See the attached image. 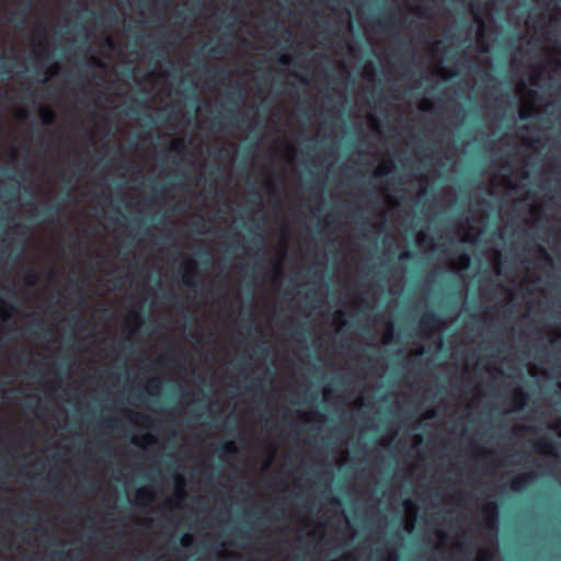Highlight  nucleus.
<instances>
[{
	"label": "nucleus",
	"instance_id": "f257e3e1",
	"mask_svg": "<svg viewBox=\"0 0 561 561\" xmlns=\"http://www.w3.org/2000/svg\"><path fill=\"white\" fill-rule=\"evenodd\" d=\"M484 21L482 25V51L485 54L483 59V126H491L489 116L491 115V0H483Z\"/></svg>",
	"mask_w": 561,
	"mask_h": 561
},
{
	"label": "nucleus",
	"instance_id": "f03ea898",
	"mask_svg": "<svg viewBox=\"0 0 561 561\" xmlns=\"http://www.w3.org/2000/svg\"><path fill=\"white\" fill-rule=\"evenodd\" d=\"M483 205V236H484V256L486 260L491 259V247L486 238L491 229V183L486 184L484 196L482 199Z\"/></svg>",
	"mask_w": 561,
	"mask_h": 561
},
{
	"label": "nucleus",
	"instance_id": "7ed1b4c3",
	"mask_svg": "<svg viewBox=\"0 0 561 561\" xmlns=\"http://www.w3.org/2000/svg\"><path fill=\"white\" fill-rule=\"evenodd\" d=\"M442 325L443 318L438 313L430 310L422 314L419 331L423 337L428 339L431 334L438 331Z\"/></svg>",
	"mask_w": 561,
	"mask_h": 561
},
{
	"label": "nucleus",
	"instance_id": "20e7f679",
	"mask_svg": "<svg viewBox=\"0 0 561 561\" xmlns=\"http://www.w3.org/2000/svg\"><path fill=\"white\" fill-rule=\"evenodd\" d=\"M530 400L529 393L523 388V387H516L512 396L510 398V405L512 411L514 412H520L523 411L528 401Z\"/></svg>",
	"mask_w": 561,
	"mask_h": 561
},
{
	"label": "nucleus",
	"instance_id": "39448f33",
	"mask_svg": "<svg viewBox=\"0 0 561 561\" xmlns=\"http://www.w3.org/2000/svg\"><path fill=\"white\" fill-rule=\"evenodd\" d=\"M534 479V472H526L523 474L515 476L512 479H510L508 488L515 493H520L528 486V483Z\"/></svg>",
	"mask_w": 561,
	"mask_h": 561
},
{
	"label": "nucleus",
	"instance_id": "423d86ee",
	"mask_svg": "<svg viewBox=\"0 0 561 561\" xmlns=\"http://www.w3.org/2000/svg\"><path fill=\"white\" fill-rule=\"evenodd\" d=\"M62 208L60 203L50 204L41 210V217L45 221L54 222L59 218Z\"/></svg>",
	"mask_w": 561,
	"mask_h": 561
},
{
	"label": "nucleus",
	"instance_id": "0eeeda50",
	"mask_svg": "<svg viewBox=\"0 0 561 561\" xmlns=\"http://www.w3.org/2000/svg\"><path fill=\"white\" fill-rule=\"evenodd\" d=\"M396 24V12L391 9L381 16L375 19L374 27L376 30H386Z\"/></svg>",
	"mask_w": 561,
	"mask_h": 561
},
{
	"label": "nucleus",
	"instance_id": "6e6552de",
	"mask_svg": "<svg viewBox=\"0 0 561 561\" xmlns=\"http://www.w3.org/2000/svg\"><path fill=\"white\" fill-rule=\"evenodd\" d=\"M182 273V282L185 286L193 287L196 283L193 280L196 275V265L195 263H188L181 266Z\"/></svg>",
	"mask_w": 561,
	"mask_h": 561
},
{
	"label": "nucleus",
	"instance_id": "1a4fd4ad",
	"mask_svg": "<svg viewBox=\"0 0 561 561\" xmlns=\"http://www.w3.org/2000/svg\"><path fill=\"white\" fill-rule=\"evenodd\" d=\"M231 44L229 42H219L217 45L209 47L206 51L207 57H215L217 55L226 54L230 50Z\"/></svg>",
	"mask_w": 561,
	"mask_h": 561
},
{
	"label": "nucleus",
	"instance_id": "9d476101",
	"mask_svg": "<svg viewBox=\"0 0 561 561\" xmlns=\"http://www.w3.org/2000/svg\"><path fill=\"white\" fill-rule=\"evenodd\" d=\"M128 414L133 422H135L141 426H145V427H153L151 419L148 415L141 414V413H138L135 411H130V412H128Z\"/></svg>",
	"mask_w": 561,
	"mask_h": 561
},
{
	"label": "nucleus",
	"instance_id": "9b49d317",
	"mask_svg": "<svg viewBox=\"0 0 561 561\" xmlns=\"http://www.w3.org/2000/svg\"><path fill=\"white\" fill-rule=\"evenodd\" d=\"M39 117L44 125H53L56 121L55 112L49 107H42L39 111Z\"/></svg>",
	"mask_w": 561,
	"mask_h": 561
},
{
	"label": "nucleus",
	"instance_id": "f8f14e48",
	"mask_svg": "<svg viewBox=\"0 0 561 561\" xmlns=\"http://www.w3.org/2000/svg\"><path fill=\"white\" fill-rule=\"evenodd\" d=\"M136 501L141 505H147L153 501V493L147 489H139L136 492Z\"/></svg>",
	"mask_w": 561,
	"mask_h": 561
},
{
	"label": "nucleus",
	"instance_id": "ddd939ff",
	"mask_svg": "<svg viewBox=\"0 0 561 561\" xmlns=\"http://www.w3.org/2000/svg\"><path fill=\"white\" fill-rule=\"evenodd\" d=\"M495 494L493 493V496ZM492 512H493V553H494L496 550V547H497V516H499V506L494 500H493ZM493 561H495L494 558H493Z\"/></svg>",
	"mask_w": 561,
	"mask_h": 561
},
{
	"label": "nucleus",
	"instance_id": "4468645a",
	"mask_svg": "<svg viewBox=\"0 0 561 561\" xmlns=\"http://www.w3.org/2000/svg\"><path fill=\"white\" fill-rule=\"evenodd\" d=\"M185 480L181 476L175 477V486H174V494L179 499H183L185 496Z\"/></svg>",
	"mask_w": 561,
	"mask_h": 561
},
{
	"label": "nucleus",
	"instance_id": "2eb2a0df",
	"mask_svg": "<svg viewBox=\"0 0 561 561\" xmlns=\"http://www.w3.org/2000/svg\"><path fill=\"white\" fill-rule=\"evenodd\" d=\"M161 380L158 378H152L150 380L149 387L146 389L147 393L150 397H157L161 390Z\"/></svg>",
	"mask_w": 561,
	"mask_h": 561
},
{
	"label": "nucleus",
	"instance_id": "dca6fc26",
	"mask_svg": "<svg viewBox=\"0 0 561 561\" xmlns=\"http://www.w3.org/2000/svg\"><path fill=\"white\" fill-rule=\"evenodd\" d=\"M518 92L525 93L530 101H536L538 96L537 91L528 89L524 80H522L518 84Z\"/></svg>",
	"mask_w": 561,
	"mask_h": 561
},
{
	"label": "nucleus",
	"instance_id": "f3484780",
	"mask_svg": "<svg viewBox=\"0 0 561 561\" xmlns=\"http://www.w3.org/2000/svg\"><path fill=\"white\" fill-rule=\"evenodd\" d=\"M218 451L220 454H234L237 451V447L233 440H226L224 442L219 448Z\"/></svg>",
	"mask_w": 561,
	"mask_h": 561
},
{
	"label": "nucleus",
	"instance_id": "a211bd4d",
	"mask_svg": "<svg viewBox=\"0 0 561 561\" xmlns=\"http://www.w3.org/2000/svg\"><path fill=\"white\" fill-rule=\"evenodd\" d=\"M553 446V443L552 440H547V439H542V440H539L536 443V451L540 453V454H547V453H550L549 449L552 448Z\"/></svg>",
	"mask_w": 561,
	"mask_h": 561
},
{
	"label": "nucleus",
	"instance_id": "6ab92c4d",
	"mask_svg": "<svg viewBox=\"0 0 561 561\" xmlns=\"http://www.w3.org/2000/svg\"><path fill=\"white\" fill-rule=\"evenodd\" d=\"M32 332H34V333L41 332L44 335L51 334V331L44 325L43 319H37L35 321L34 325L32 327Z\"/></svg>",
	"mask_w": 561,
	"mask_h": 561
},
{
	"label": "nucleus",
	"instance_id": "aec40b11",
	"mask_svg": "<svg viewBox=\"0 0 561 561\" xmlns=\"http://www.w3.org/2000/svg\"><path fill=\"white\" fill-rule=\"evenodd\" d=\"M27 9H22L12 13L11 21L18 22V24H24L26 22Z\"/></svg>",
	"mask_w": 561,
	"mask_h": 561
},
{
	"label": "nucleus",
	"instance_id": "412c9836",
	"mask_svg": "<svg viewBox=\"0 0 561 561\" xmlns=\"http://www.w3.org/2000/svg\"><path fill=\"white\" fill-rule=\"evenodd\" d=\"M533 114H534V110L531 106H523L519 111H518V117L520 121H528L533 117Z\"/></svg>",
	"mask_w": 561,
	"mask_h": 561
},
{
	"label": "nucleus",
	"instance_id": "4be33fe9",
	"mask_svg": "<svg viewBox=\"0 0 561 561\" xmlns=\"http://www.w3.org/2000/svg\"><path fill=\"white\" fill-rule=\"evenodd\" d=\"M493 276L500 274V253L493 248Z\"/></svg>",
	"mask_w": 561,
	"mask_h": 561
},
{
	"label": "nucleus",
	"instance_id": "5701e85b",
	"mask_svg": "<svg viewBox=\"0 0 561 561\" xmlns=\"http://www.w3.org/2000/svg\"><path fill=\"white\" fill-rule=\"evenodd\" d=\"M185 144L183 139H174L171 144V150L175 152H182L184 151Z\"/></svg>",
	"mask_w": 561,
	"mask_h": 561
},
{
	"label": "nucleus",
	"instance_id": "b1692460",
	"mask_svg": "<svg viewBox=\"0 0 561 561\" xmlns=\"http://www.w3.org/2000/svg\"><path fill=\"white\" fill-rule=\"evenodd\" d=\"M25 282L28 285H35L37 283V274L33 270H28L25 274Z\"/></svg>",
	"mask_w": 561,
	"mask_h": 561
},
{
	"label": "nucleus",
	"instance_id": "393cba45",
	"mask_svg": "<svg viewBox=\"0 0 561 561\" xmlns=\"http://www.w3.org/2000/svg\"><path fill=\"white\" fill-rule=\"evenodd\" d=\"M231 96H236L239 101H244L247 95L244 90L240 85H238L236 89L231 91Z\"/></svg>",
	"mask_w": 561,
	"mask_h": 561
},
{
	"label": "nucleus",
	"instance_id": "a878e982",
	"mask_svg": "<svg viewBox=\"0 0 561 561\" xmlns=\"http://www.w3.org/2000/svg\"><path fill=\"white\" fill-rule=\"evenodd\" d=\"M46 34V27L43 24H38L35 28V36L37 38H44Z\"/></svg>",
	"mask_w": 561,
	"mask_h": 561
},
{
	"label": "nucleus",
	"instance_id": "bb28decb",
	"mask_svg": "<svg viewBox=\"0 0 561 561\" xmlns=\"http://www.w3.org/2000/svg\"><path fill=\"white\" fill-rule=\"evenodd\" d=\"M458 263L462 266V267H467L470 263V257L466 254V253H462L459 255L458 257Z\"/></svg>",
	"mask_w": 561,
	"mask_h": 561
},
{
	"label": "nucleus",
	"instance_id": "cd10ccee",
	"mask_svg": "<svg viewBox=\"0 0 561 561\" xmlns=\"http://www.w3.org/2000/svg\"><path fill=\"white\" fill-rule=\"evenodd\" d=\"M428 10L427 7H419L414 9V13L421 18H425L427 16Z\"/></svg>",
	"mask_w": 561,
	"mask_h": 561
},
{
	"label": "nucleus",
	"instance_id": "c85d7f7f",
	"mask_svg": "<svg viewBox=\"0 0 561 561\" xmlns=\"http://www.w3.org/2000/svg\"><path fill=\"white\" fill-rule=\"evenodd\" d=\"M414 256L413 252L410 250H404L399 254V260H409Z\"/></svg>",
	"mask_w": 561,
	"mask_h": 561
},
{
	"label": "nucleus",
	"instance_id": "c756f323",
	"mask_svg": "<svg viewBox=\"0 0 561 561\" xmlns=\"http://www.w3.org/2000/svg\"><path fill=\"white\" fill-rule=\"evenodd\" d=\"M104 426L107 428H115L116 427V420L112 417H105L104 420Z\"/></svg>",
	"mask_w": 561,
	"mask_h": 561
},
{
	"label": "nucleus",
	"instance_id": "7c9ffc66",
	"mask_svg": "<svg viewBox=\"0 0 561 561\" xmlns=\"http://www.w3.org/2000/svg\"><path fill=\"white\" fill-rule=\"evenodd\" d=\"M209 72L220 75V76H222V77H225V78H227V77H228V75H227L226 70H225L224 68H221V67H215V68H213V69H209Z\"/></svg>",
	"mask_w": 561,
	"mask_h": 561
},
{
	"label": "nucleus",
	"instance_id": "2f4dec72",
	"mask_svg": "<svg viewBox=\"0 0 561 561\" xmlns=\"http://www.w3.org/2000/svg\"><path fill=\"white\" fill-rule=\"evenodd\" d=\"M192 542V537L187 534H185L182 539H181V545L184 546V547H187L190 546Z\"/></svg>",
	"mask_w": 561,
	"mask_h": 561
},
{
	"label": "nucleus",
	"instance_id": "473e14b6",
	"mask_svg": "<svg viewBox=\"0 0 561 561\" xmlns=\"http://www.w3.org/2000/svg\"><path fill=\"white\" fill-rule=\"evenodd\" d=\"M130 318L138 324H141L144 322L142 317L138 312H131Z\"/></svg>",
	"mask_w": 561,
	"mask_h": 561
},
{
	"label": "nucleus",
	"instance_id": "72a5a7b5",
	"mask_svg": "<svg viewBox=\"0 0 561 561\" xmlns=\"http://www.w3.org/2000/svg\"><path fill=\"white\" fill-rule=\"evenodd\" d=\"M278 61L280 65H284V66H288V65L293 64V59L288 56H282Z\"/></svg>",
	"mask_w": 561,
	"mask_h": 561
},
{
	"label": "nucleus",
	"instance_id": "f704fd0d",
	"mask_svg": "<svg viewBox=\"0 0 561 561\" xmlns=\"http://www.w3.org/2000/svg\"><path fill=\"white\" fill-rule=\"evenodd\" d=\"M403 505H404V507H405L408 511H410V510H415V504H414V502H412L411 500H405V501L403 502Z\"/></svg>",
	"mask_w": 561,
	"mask_h": 561
},
{
	"label": "nucleus",
	"instance_id": "c9c22d12",
	"mask_svg": "<svg viewBox=\"0 0 561 561\" xmlns=\"http://www.w3.org/2000/svg\"><path fill=\"white\" fill-rule=\"evenodd\" d=\"M425 419L426 420H431V419H434L436 416V410L435 409H431L428 410L426 413H425Z\"/></svg>",
	"mask_w": 561,
	"mask_h": 561
},
{
	"label": "nucleus",
	"instance_id": "e433bc0d",
	"mask_svg": "<svg viewBox=\"0 0 561 561\" xmlns=\"http://www.w3.org/2000/svg\"><path fill=\"white\" fill-rule=\"evenodd\" d=\"M293 76L296 77L299 81H301L304 83L308 82V78L304 75H300L298 72H293Z\"/></svg>",
	"mask_w": 561,
	"mask_h": 561
},
{
	"label": "nucleus",
	"instance_id": "4c0bfd02",
	"mask_svg": "<svg viewBox=\"0 0 561 561\" xmlns=\"http://www.w3.org/2000/svg\"><path fill=\"white\" fill-rule=\"evenodd\" d=\"M51 557H54V558L56 557L58 559H64L65 558V552L61 551V550L53 551L51 552Z\"/></svg>",
	"mask_w": 561,
	"mask_h": 561
},
{
	"label": "nucleus",
	"instance_id": "58836bf2",
	"mask_svg": "<svg viewBox=\"0 0 561 561\" xmlns=\"http://www.w3.org/2000/svg\"><path fill=\"white\" fill-rule=\"evenodd\" d=\"M492 176H493V197L495 196V176H496V172H495V161L493 160V173H492Z\"/></svg>",
	"mask_w": 561,
	"mask_h": 561
},
{
	"label": "nucleus",
	"instance_id": "ea45409f",
	"mask_svg": "<svg viewBox=\"0 0 561 561\" xmlns=\"http://www.w3.org/2000/svg\"><path fill=\"white\" fill-rule=\"evenodd\" d=\"M26 520L39 522L41 516L38 514H32V515H28V518Z\"/></svg>",
	"mask_w": 561,
	"mask_h": 561
},
{
	"label": "nucleus",
	"instance_id": "a19ab883",
	"mask_svg": "<svg viewBox=\"0 0 561 561\" xmlns=\"http://www.w3.org/2000/svg\"><path fill=\"white\" fill-rule=\"evenodd\" d=\"M430 106H431V103L428 101H424L421 108L423 111H427V110H430Z\"/></svg>",
	"mask_w": 561,
	"mask_h": 561
},
{
	"label": "nucleus",
	"instance_id": "79ce46f5",
	"mask_svg": "<svg viewBox=\"0 0 561 561\" xmlns=\"http://www.w3.org/2000/svg\"><path fill=\"white\" fill-rule=\"evenodd\" d=\"M528 176H529L528 171H526V170L520 171V173H519V178H520V179L525 180V179H527Z\"/></svg>",
	"mask_w": 561,
	"mask_h": 561
},
{
	"label": "nucleus",
	"instance_id": "37998d69",
	"mask_svg": "<svg viewBox=\"0 0 561 561\" xmlns=\"http://www.w3.org/2000/svg\"><path fill=\"white\" fill-rule=\"evenodd\" d=\"M0 318L2 320H7L8 319V313L2 308H0Z\"/></svg>",
	"mask_w": 561,
	"mask_h": 561
},
{
	"label": "nucleus",
	"instance_id": "c03bdc74",
	"mask_svg": "<svg viewBox=\"0 0 561 561\" xmlns=\"http://www.w3.org/2000/svg\"><path fill=\"white\" fill-rule=\"evenodd\" d=\"M257 348H259V351H260V354H262V355L267 354V351H268V350H267V347H266V346H260V345H259V346H257Z\"/></svg>",
	"mask_w": 561,
	"mask_h": 561
},
{
	"label": "nucleus",
	"instance_id": "a18cd8bd",
	"mask_svg": "<svg viewBox=\"0 0 561 561\" xmlns=\"http://www.w3.org/2000/svg\"><path fill=\"white\" fill-rule=\"evenodd\" d=\"M157 46H158V45H157V42H156V41L150 42V43L148 44V47L150 48V50H151V51H153V50H154V48H157Z\"/></svg>",
	"mask_w": 561,
	"mask_h": 561
},
{
	"label": "nucleus",
	"instance_id": "49530a36",
	"mask_svg": "<svg viewBox=\"0 0 561 561\" xmlns=\"http://www.w3.org/2000/svg\"><path fill=\"white\" fill-rule=\"evenodd\" d=\"M390 169L387 167V165H382V168L380 169V174H387L389 173Z\"/></svg>",
	"mask_w": 561,
	"mask_h": 561
},
{
	"label": "nucleus",
	"instance_id": "de8ad7c7",
	"mask_svg": "<svg viewBox=\"0 0 561 561\" xmlns=\"http://www.w3.org/2000/svg\"><path fill=\"white\" fill-rule=\"evenodd\" d=\"M193 337L195 339V341H196V342H201V341H202V336H201V334H199V333H197V332H195V333L193 334Z\"/></svg>",
	"mask_w": 561,
	"mask_h": 561
},
{
	"label": "nucleus",
	"instance_id": "09e8293b",
	"mask_svg": "<svg viewBox=\"0 0 561 561\" xmlns=\"http://www.w3.org/2000/svg\"><path fill=\"white\" fill-rule=\"evenodd\" d=\"M144 440H148L150 443L154 442L153 437L151 435H148V434L144 436Z\"/></svg>",
	"mask_w": 561,
	"mask_h": 561
},
{
	"label": "nucleus",
	"instance_id": "8fccbe9b",
	"mask_svg": "<svg viewBox=\"0 0 561 561\" xmlns=\"http://www.w3.org/2000/svg\"><path fill=\"white\" fill-rule=\"evenodd\" d=\"M330 502H331L332 504H339V505L341 504V501H340V499H339V497H332V499L330 500Z\"/></svg>",
	"mask_w": 561,
	"mask_h": 561
},
{
	"label": "nucleus",
	"instance_id": "3c124183",
	"mask_svg": "<svg viewBox=\"0 0 561 561\" xmlns=\"http://www.w3.org/2000/svg\"><path fill=\"white\" fill-rule=\"evenodd\" d=\"M495 302L493 301V313H492V317H493V320L495 319ZM495 345V336L493 335V346Z\"/></svg>",
	"mask_w": 561,
	"mask_h": 561
},
{
	"label": "nucleus",
	"instance_id": "603ef678",
	"mask_svg": "<svg viewBox=\"0 0 561 561\" xmlns=\"http://www.w3.org/2000/svg\"><path fill=\"white\" fill-rule=\"evenodd\" d=\"M518 430L530 432V431H533V427H530V426H519Z\"/></svg>",
	"mask_w": 561,
	"mask_h": 561
},
{
	"label": "nucleus",
	"instance_id": "864d4df0",
	"mask_svg": "<svg viewBox=\"0 0 561 561\" xmlns=\"http://www.w3.org/2000/svg\"><path fill=\"white\" fill-rule=\"evenodd\" d=\"M538 78H539V73H535V75L531 77V82H533L534 84H536V83H537V79H538Z\"/></svg>",
	"mask_w": 561,
	"mask_h": 561
},
{
	"label": "nucleus",
	"instance_id": "5fc2aeb1",
	"mask_svg": "<svg viewBox=\"0 0 561 561\" xmlns=\"http://www.w3.org/2000/svg\"><path fill=\"white\" fill-rule=\"evenodd\" d=\"M48 70H49V73H51V75L56 73V68L53 65H49Z\"/></svg>",
	"mask_w": 561,
	"mask_h": 561
},
{
	"label": "nucleus",
	"instance_id": "6e6d98bb",
	"mask_svg": "<svg viewBox=\"0 0 561 561\" xmlns=\"http://www.w3.org/2000/svg\"><path fill=\"white\" fill-rule=\"evenodd\" d=\"M26 115H27V112H26V111H21V112L19 113V118H24V117H26Z\"/></svg>",
	"mask_w": 561,
	"mask_h": 561
},
{
	"label": "nucleus",
	"instance_id": "4d7b16f0",
	"mask_svg": "<svg viewBox=\"0 0 561 561\" xmlns=\"http://www.w3.org/2000/svg\"><path fill=\"white\" fill-rule=\"evenodd\" d=\"M540 251L542 252V254L545 255V257L547 260H549V261L551 260L550 256L548 255V253L546 252V250L543 248H540Z\"/></svg>",
	"mask_w": 561,
	"mask_h": 561
},
{
	"label": "nucleus",
	"instance_id": "13d9d810",
	"mask_svg": "<svg viewBox=\"0 0 561 561\" xmlns=\"http://www.w3.org/2000/svg\"><path fill=\"white\" fill-rule=\"evenodd\" d=\"M77 169H78V170H80V171H82V170H84V169H85V164L82 162V163H80L79 165H77Z\"/></svg>",
	"mask_w": 561,
	"mask_h": 561
},
{
	"label": "nucleus",
	"instance_id": "bf43d9fd",
	"mask_svg": "<svg viewBox=\"0 0 561 561\" xmlns=\"http://www.w3.org/2000/svg\"><path fill=\"white\" fill-rule=\"evenodd\" d=\"M492 370H493V376L495 374H499V371H500V369L494 364H493Z\"/></svg>",
	"mask_w": 561,
	"mask_h": 561
},
{
	"label": "nucleus",
	"instance_id": "052dcab7",
	"mask_svg": "<svg viewBox=\"0 0 561 561\" xmlns=\"http://www.w3.org/2000/svg\"><path fill=\"white\" fill-rule=\"evenodd\" d=\"M167 362L171 363V364H174L176 362V358L170 357V358H167Z\"/></svg>",
	"mask_w": 561,
	"mask_h": 561
},
{
	"label": "nucleus",
	"instance_id": "680f3d73",
	"mask_svg": "<svg viewBox=\"0 0 561 561\" xmlns=\"http://www.w3.org/2000/svg\"><path fill=\"white\" fill-rule=\"evenodd\" d=\"M228 113L230 114V118L233 121L236 118L233 111L229 110Z\"/></svg>",
	"mask_w": 561,
	"mask_h": 561
},
{
	"label": "nucleus",
	"instance_id": "e2e57ef3",
	"mask_svg": "<svg viewBox=\"0 0 561 561\" xmlns=\"http://www.w3.org/2000/svg\"><path fill=\"white\" fill-rule=\"evenodd\" d=\"M439 537H440L442 539H445V538L447 537V535H446L445 533H440V534H439Z\"/></svg>",
	"mask_w": 561,
	"mask_h": 561
},
{
	"label": "nucleus",
	"instance_id": "0e129e2a",
	"mask_svg": "<svg viewBox=\"0 0 561 561\" xmlns=\"http://www.w3.org/2000/svg\"><path fill=\"white\" fill-rule=\"evenodd\" d=\"M422 440H423L422 436H417V437H416V442H417V443H422Z\"/></svg>",
	"mask_w": 561,
	"mask_h": 561
},
{
	"label": "nucleus",
	"instance_id": "69168bd1",
	"mask_svg": "<svg viewBox=\"0 0 561 561\" xmlns=\"http://www.w3.org/2000/svg\"><path fill=\"white\" fill-rule=\"evenodd\" d=\"M264 184H265L267 187H270V186H271V182H270V181H267V180L264 182Z\"/></svg>",
	"mask_w": 561,
	"mask_h": 561
},
{
	"label": "nucleus",
	"instance_id": "338daca9",
	"mask_svg": "<svg viewBox=\"0 0 561 561\" xmlns=\"http://www.w3.org/2000/svg\"><path fill=\"white\" fill-rule=\"evenodd\" d=\"M175 16H176V18H181V16H182V12H179V11H178V12L175 13Z\"/></svg>",
	"mask_w": 561,
	"mask_h": 561
},
{
	"label": "nucleus",
	"instance_id": "774afa93",
	"mask_svg": "<svg viewBox=\"0 0 561 561\" xmlns=\"http://www.w3.org/2000/svg\"><path fill=\"white\" fill-rule=\"evenodd\" d=\"M492 236H493V238H494L495 236H497V231H496L495 229H493Z\"/></svg>",
	"mask_w": 561,
	"mask_h": 561
}]
</instances>
